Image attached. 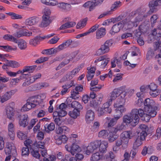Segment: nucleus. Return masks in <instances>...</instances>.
<instances>
[{
    "instance_id": "28",
    "label": "nucleus",
    "mask_w": 161,
    "mask_h": 161,
    "mask_svg": "<svg viewBox=\"0 0 161 161\" xmlns=\"http://www.w3.org/2000/svg\"><path fill=\"white\" fill-rule=\"evenodd\" d=\"M68 138L67 137L64 135H62L59 136L58 138L56 139V143L58 145H60L62 142H65L67 141Z\"/></svg>"
},
{
    "instance_id": "21",
    "label": "nucleus",
    "mask_w": 161,
    "mask_h": 161,
    "mask_svg": "<svg viewBox=\"0 0 161 161\" xmlns=\"http://www.w3.org/2000/svg\"><path fill=\"white\" fill-rule=\"evenodd\" d=\"M106 34V29L103 27H101L98 29L96 32V38L99 39L103 37Z\"/></svg>"
},
{
    "instance_id": "49",
    "label": "nucleus",
    "mask_w": 161,
    "mask_h": 161,
    "mask_svg": "<svg viewBox=\"0 0 161 161\" xmlns=\"http://www.w3.org/2000/svg\"><path fill=\"white\" fill-rule=\"evenodd\" d=\"M17 135L18 137L22 140H25L27 138V135L19 130L17 131Z\"/></svg>"
},
{
    "instance_id": "62",
    "label": "nucleus",
    "mask_w": 161,
    "mask_h": 161,
    "mask_svg": "<svg viewBox=\"0 0 161 161\" xmlns=\"http://www.w3.org/2000/svg\"><path fill=\"white\" fill-rule=\"evenodd\" d=\"M35 146L36 145L37 148H42V149L44 148V143L42 142H36V143H34Z\"/></svg>"
},
{
    "instance_id": "10",
    "label": "nucleus",
    "mask_w": 161,
    "mask_h": 161,
    "mask_svg": "<svg viewBox=\"0 0 161 161\" xmlns=\"http://www.w3.org/2000/svg\"><path fill=\"white\" fill-rule=\"evenodd\" d=\"M18 117H19V123L20 126L23 127H26L28 125L29 121V118L28 115L25 114L20 115Z\"/></svg>"
},
{
    "instance_id": "41",
    "label": "nucleus",
    "mask_w": 161,
    "mask_h": 161,
    "mask_svg": "<svg viewBox=\"0 0 161 161\" xmlns=\"http://www.w3.org/2000/svg\"><path fill=\"white\" fill-rule=\"evenodd\" d=\"M8 65L13 68H17L20 66V64L17 61H10L8 63Z\"/></svg>"
},
{
    "instance_id": "27",
    "label": "nucleus",
    "mask_w": 161,
    "mask_h": 161,
    "mask_svg": "<svg viewBox=\"0 0 161 161\" xmlns=\"http://www.w3.org/2000/svg\"><path fill=\"white\" fill-rule=\"evenodd\" d=\"M75 23L74 22H68L62 25L60 27L59 29L64 30L67 28H70L74 26Z\"/></svg>"
},
{
    "instance_id": "23",
    "label": "nucleus",
    "mask_w": 161,
    "mask_h": 161,
    "mask_svg": "<svg viewBox=\"0 0 161 161\" xmlns=\"http://www.w3.org/2000/svg\"><path fill=\"white\" fill-rule=\"evenodd\" d=\"M17 42L15 43L18 44L19 47L21 50L25 49L27 47L26 42L23 39L18 40L17 39Z\"/></svg>"
},
{
    "instance_id": "17",
    "label": "nucleus",
    "mask_w": 161,
    "mask_h": 161,
    "mask_svg": "<svg viewBox=\"0 0 161 161\" xmlns=\"http://www.w3.org/2000/svg\"><path fill=\"white\" fill-rule=\"evenodd\" d=\"M98 84L97 80L95 79L91 81L90 85L91 87H90V89L92 91H98L102 88L101 85H98L97 86H95Z\"/></svg>"
},
{
    "instance_id": "14",
    "label": "nucleus",
    "mask_w": 161,
    "mask_h": 161,
    "mask_svg": "<svg viewBox=\"0 0 161 161\" xmlns=\"http://www.w3.org/2000/svg\"><path fill=\"white\" fill-rule=\"evenodd\" d=\"M94 119V113L92 110H89L86 112V120L88 123H90Z\"/></svg>"
},
{
    "instance_id": "33",
    "label": "nucleus",
    "mask_w": 161,
    "mask_h": 161,
    "mask_svg": "<svg viewBox=\"0 0 161 161\" xmlns=\"http://www.w3.org/2000/svg\"><path fill=\"white\" fill-rule=\"evenodd\" d=\"M69 115L72 118H76L80 115V111L77 109H74L69 113Z\"/></svg>"
},
{
    "instance_id": "45",
    "label": "nucleus",
    "mask_w": 161,
    "mask_h": 161,
    "mask_svg": "<svg viewBox=\"0 0 161 161\" xmlns=\"http://www.w3.org/2000/svg\"><path fill=\"white\" fill-rule=\"evenodd\" d=\"M111 66L114 68L116 66V64H117L119 68L120 67V63L119 60L116 58H115L111 60Z\"/></svg>"
},
{
    "instance_id": "34",
    "label": "nucleus",
    "mask_w": 161,
    "mask_h": 161,
    "mask_svg": "<svg viewBox=\"0 0 161 161\" xmlns=\"http://www.w3.org/2000/svg\"><path fill=\"white\" fill-rule=\"evenodd\" d=\"M40 36H37L33 39H31L29 41V44L35 46L40 42Z\"/></svg>"
},
{
    "instance_id": "2",
    "label": "nucleus",
    "mask_w": 161,
    "mask_h": 161,
    "mask_svg": "<svg viewBox=\"0 0 161 161\" xmlns=\"http://www.w3.org/2000/svg\"><path fill=\"white\" fill-rule=\"evenodd\" d=\"M159 109L158 106H155L153 108L152 107L144 109L146 113H144L143 110L141 108L138 109L142 110L143 112L142 116H140L142 120L147 121H149L151 117H154L156 115L157 112L156 110Z\"/></svg>"
},
{
    "instance_id": "38",
    "label": "nucleus",
    "mask_w": 161,
    "mask_h": 161,
    "mask_svg": "<svg viewBox=\"0 0 161 161\" xmlns=\"http://www.w3.org/2000/svg\"><path fill=\"white\" fill-rule=\"evenodd\" d=\"M132 133L131 131H125L123 132L120 135V138H131Z\"/></svg>"
},
{
    "instance_id": "60",
    "label": "nucleus",
    "mask_w": 161,
    "mask_h": 161,
    "mask_svg": "<svg viewBox=\"0 0 161 161\" xmlns=\"http://www.w3.org/2000/svg\"><path fill=\"white\" fill-rule=\"evenodd\" d=\"M121 6V3L119 1H116L114 2L111 7V10L114 9H116L117 8Z\"/></svg>"
},
{
    "instance_id": "22",
    "label": "nucleus",
    "mask_w": 161,
    "mask_h": 161,
    "mask_svg": "<svg viewBox=\"0 0 161 161\" xmlns=\"http://www.w3.org/2000/svg\"><path fill=\"white\" fill-rule=\"evenodd\" d=\"M123 25L122 23H119L117 24L114 25L110 31V33L112 34H114L115 33L119 32L120 28L122 27Z\"/></svg>"
},
{
    "instance_id": "11",
    "label": "nucleus",
    "mask_w": 161,
    "mask_h": 161,
    "mask_svg": "<svg viewBox=\"0 0 161 161\" xmlns=\"http://www.w3.org/2000/svg\"><path fill=\"white\" fill-rule=\"evenodd\" d=\"M16 92V90H13L6 92L1 97L0 102L3 103L8 100Z\"/></svg>"
},
{
    "instance_id": "46",
    "label": "nucleus",
    "mask_w": 161,
    "mask_h": 161,
    "mask_svg": "<svg viewBox=\"0 0 161 161\" xmlns=\"http://www.w3.org/2000/svg\"><path fill=\"white\" fill-rule=\"evenodd\" d=\"M152 34L153 36H156L157 37H161V29L159 27L153 30Z\"/></svg>"
},
{
    "instance_id": "16",
    "label": "nucleus",
    "mask_w": 161,
    "mask_h": 161,
    "mask_svg": "<svg viewBox=\"0 0 161 161\" xmlns=\"http://www.w3.org/2000/svg\"><path fill=\"white\" fill-rule=\"evenodd\" d=\"M39 21V18L33 17L26 19L25 24L26 25H32L37 23Z\"/></svg>"
},
{
    "instance_id": "53",
    "label": "nucleus",
    "mask_w": 161,
    "mask_h": 161,
    "mask_svg": "<svg viewBox=\"0 0 161 161\" xmlns=\"http://www.w3.org/2000/svg\"><path fill=\"white\" fill-rule=\"evenodd\" d=\"M112 14V11H106L103 12L101 14L98 18L101 19L103 18L106 16H109L111 14Z\"/></svg>"
},
{
    "instance_id": "5",
    "label": "nucleus",
    "mask_w": 161,
    "mask_h": 161,
    "mask_svg": "<svg viewBox=\"0 0 161 161\" xmlns=\"http://www.w3.org/2000/svg\"><path fill=\"white\" fill-rule=\"evenodd\" d=\"M50 11H45L42 17V20L39 26L41 27H45L48 26L51 23L50 15Z\"/></svg>"
},
{
    "instance_id": "51",
    "label": "nucleus",
    "mask_w": 161,
    "mask_h": 161,
    "mask_svg": "<svg viewBox=\"0 0 161 161\" xmlns=\"http://www.w3.org/2000/svg\"><path fill=\"white\" fill-rule=\"evenodd\" d=\"M108 140L110 142H113L117 138V136L116 135L110 132L109 134H108Z\"/></svg>"
},
{
    "instance_id": "40",
    "label": "nucleus",
    "mask_w": 161,
    "mask_h": 161,
    "mask_svg": "<svg viewBox=\"0 0 161 161\" xmlns=\"http://www.w3.org/2000/svg\"><path fill=\"white\" fill-rule=\"evenodd\" d=\"M153 151V149L151 147L145 146L144 147L142 152V155L145 156L147 153H151Z\"/></svg>"
},
{
    "instance_id": "13",
    "label": "nucleus",
    "mask_w": 161,
    "mask_h": 161,
    "mask_svg": "<svg viewBox=\"0 0 161 161\" xmlns=\"http://www.w3.org/2000/svg\"><path fill=\"white\" fill-rule=\"evenodd\" d=\"M8 135L10 139L13 140L14 139L15 133L14 125L12 123H9L8 125Z\"/></svg>"
},
{
    "instance_id": "43",
    "label": "nucleus",
    "mask_w": 161,
    "mask_h": 161,
    "mask_svg": "<svg viewBox=\"0 0 161 161\" xmlns=\"http://www.w3.org/2000/svg\"><path fill=\"white\" fill-rule=\"evenodd\" d=\"M113 91L114 92V93H115L118 96L120 95V97L122 98L121 102L124 103L125 102L124 98L126 95L125 94V93L121 94L117 88L115 89Z\"/></svg>"
},
{
    "instance_id": "47",
    "label": "nucleus",
    "mask_w": 161,
    "mask_h": 161,
    "mask_svg": "<svg viewBox=\"0 0 161 161\" xmlns=\"http://www.w3.org/2000/svg\"><path fill=\"white\" fill-rule=\"evenodd\" d=\"M31 154L34 157L36 158H39L40 157V155L38 151L35 150L33 148L30 150Z\"/></svg>"
},
{
    "instance_id": "30",
    "label": "nucleus",
    "mask_w": 161,
    "mask_h": 161,
    "mask_svg": "<svg viewBox=\"0 0 161 161\" xmlns=\"http://www.w3.org/2000/svg\"><path fill=\"white\" fill-rule=\"evenodd\" d=\"M55 125L53 123L47 124L44 126L45 130L47 133H49L50 131L53 130L55 129Z\"/></svg>"
},
{
    "instance_id": "63",
    "label": "nucleus",
    "mask_w": 161,
    "mask_h": 161,
    "mask_svg": "<svg viewBox=\"0 0 161 161\" xmlns=\"http://www.w3.org/2000/svg\"><path fill=\"white\" fill-rule=\"evenodd\" d=\"M141 130H140V132H147L148 130V128L147 126L144 124H141L139 126Z\"/></svg>"
},
{
    "instance_id": "1",
    "label": "nucleus",
    "mask_w": 161,
    "mask_h": 161,
    "mask_svg": "<svg viewBox=\"0 0 161 161\" xmlns=\"http://www.w3.org/2000/svg\"><path fill=\"white\" fill-rule=\"evenodd\" d=\"M143 112L142 110L137 108L133 109L130 114V116L125 115L123 117V122L128 124H130L134 126L136 125L140 119V116H142Z\"/></svg>"
},
{
    "instance_id": "3",
    "label": "nucleus",
    "mask_w": 161,
    "mask_h": 161,
    "mask_svg": "<svg viewBox=\"0 0 161 161\" xmlns=\"http://www.w3.org/2000/svg\"><path fill=\"white\" fill-rule=\"evenodd\" d=\"M39 99L37 96L30 97L27 100L26 103L24 105L22 109L25 111H27L35 108L39 104Z\"/></svg>"
},
{
    "instance_id": "32",
    "label": "nucleus",
    "mask_w": 161,
    "mask_h": 161,
    "mask_svg": "<svg viewBox=\"0 0 161 161\" xmlns=\"http://www.w3.org/2000/svg\"><path fill=\"white\" fill-rule=\"evenodd\" d=\"M69 107L74 108L76 109H82V107L81 104L77 101H73L72 103L69 104Z\"/></svg>"
},
{
    "instance_id": "25",
    "label": "nucleus",
    "mask_w": 161,
    "mask_h": 161,
    "mask_svg": "<svg viewBox=\"0 0 161 161\" xmlns=\"http://www.w3.org/2000/svg\"><path fill=\"white\" fill-rule=\"evenodd\" d=\"M72 42V40L70 39L68 40L65 42L59 45L58 47V49L59 50H61L67 48L71 44Z\"/></svg>"
},
{
    "instance_id": "19",
    "label": "nucleus",
    "mask_w": 161,
    "mask_h": 161,
    "mask_svg": "<svg viewBox=\"0 0 161 161\" xmlns=\"http://www.w3.org/2000/svg\"><path fill=\"white\" fill-rule=\"evenodd\" d=\"M69 129L65 126H59L56 127V133L58 134L65 133L66 132H69Z\"/></svg>"
},
{
    "instance_id": "54",
    "label": "nucleus",
    "mask_w": 161,
    "mask_h": 161,
    "mask_svg": "<svg viewBox=\"0 0 161 161\" xmlns=\"http://www.w3.org/2000/svg\"><path fill=\"white\" fill-rule=\"evenodd\" d=\"M79 93L78 92H76L74 90H72L71 92V97L72 98L76 99L79 98Z\"/></svg>"
},
{
    "instance_id": "9",
    "label": "nucleus",
    "mask_w": 161,
    "mask_h": 161,
    "mask_svg": "<svg viewBox=\"0 0 161 161\" xmlns=\"http://www.w3.org/2000/svg\"><path fill=\"white\" fill-rule=\"evenodd\" d=\"M114 106H115V105ZM115 106L116 108L115 110V114L114 116L117 119H119L122 117L123 115L122 113L126 111V109L122 105H120L117 106L116 105Z\"/></svg>"
},
{
    "instance_id": "8",
    "label": "nucleus",
    "mask_w": 161,
    "mask_h": 161,
    "mask_svg": "<svg viewBox=\"0 0 161 161\" xmlns=\"http://www.w3.org/2000/svg\"><path fill=\"white\" fill-rule=\"evenodd\" d=\"M65 148L66 150L70 152L72 155H74L77 153L80 152L81 151V148L80 147L75 144H73L70 147H69L68 145L65 146Z\"/></svg>"
},
{
    "instance_id": "57",
    "label": "nucleus",
    "mask_w": 161,
    "mask_h": 161,
    "mask_svg": "<svg viewBox=\"0 0 161 161\" xmlns=\"http://www.w3.org/2000/svg\"><path fill=\"white\" fill-rule=\"evenodd\" d=\"M13 19H21L22 18V16L14 13H9L8 14Z\"/></svg>"
},
{
    "instance_id": "12",
    "label": "nucleus",
    "mask_w": 161,
    "mask_h": 161,
    "mask_svg": "<svg viewBox=\"0 0 161 161\" xmlns=\"http://www.w3.org/2000/svg\"><path fill=\"white\" fill-rule=\"evenodd\" d=\"M5 110L7 117L10 120H14V111L13 108L10 106L8 105L6 107Z\"/></svg>"
},
{
    "instance_id": "20",
    "label": "nucleus",
    "mask_w": 161,
    "mask_h": 161,
    "mask_svg": "<svg viewBox=\"0 0 161 161\" xmlns=\"http://www.w3.org/2000/svg\"><path fill=\"white\" fill-rule=\"evenodd\" d=\"M110 119V118L109 117H106V119L108 120V121H107L105 123V125H107V126L108 127L114 126L116 124L117 120H118L114 116V118L111 119L110 121H109Z\"/></svg>"
},
{
    "instance_id": "36",
    "label": "nucleus",
    "mask_w": 161,
    "mask_h": 161,
    "mask_svg": "<svg viewBox=\"0 0 161 161\" xmlns=\"http://www.w3.org/2000/svg\"><path fill=\"white\" fill-rule=\"evenodd\" d=\"M3 38L4 40L13 42H17V38L13 36L12 35L9 34H6L3 36Z\"/></svg>"
},
{
    "instance_id": "37",
    "label": "nucleus",
    "mask_w": 161,
    "mask_h": 161,
    "mask_svg": "<svg viewBox=\"0 0 161 161\" xmlns=\"http://www.w3.org/2000/svg\"><path fill=\"white\" fill-rule=\"evenodd\" d=\"M24 144L26 147L30 148V150L34 147L35 146L34 143H32V141L29 139L25 140L24 142Z\"/></svg>"
},
{
    "instance_id": "18",
    "label": "nucleus",
    "mask_w": 161,
    "mask_h": 161,
    "mask_svg": "<svg viewBox=\"0 0 161 161\" xmlns=\"http://www.w3.org/2000/svg\"><path fill=\"white\" fill-rule=\"evenodd\" d=\"M109 50V48L107 47L105 44H104L102 45L100 48L98 49L96 53L97 55H99L102 54L108 53Z\"/></svg>"
},
{
    "instance_id": "29",
    "label": "nucleus",
    "mask_w": 161,
    "mask_h": 161,
    "mask_svg": "<svg viewBox=\"0 0 161 161\" xmlns=\"http://www.w3.org/2000/svg\"><path fill=\"white\" fill-rule=\"evenodd\" d=\"M27 74H23L21 75L18 78H15L12 79L11 81L10 84L12 85H16L20 80L23 79L26 75Z\"/></svg>"
},
{
    "instance_id": "6",
    "label": "nucleus",
    "mask_w": 161,
    "mask_h": 161,
    "mask_svg": "<svg viewBox=\"0 0 161 161\" xmlns=\"http://www.w3.org/2000/svg\"><path fill=\"white\" fill-rule=\"evenodd\" d=\"M4 151L6 155L11 154L14 157H15L17 155L16 147L12 143H7L6 144V147L4 148Z\"/></svg>"
},
{
    "instance_id": "44",
    "label": "nucleus",
    "mask_w": 161,
    "mask_h": 161,
    "mask_svg": "<svg viewBox=\"0 0 161 161\" xmlns=\"http://www.w3.org/2000/svg\"><path fill=\"white\" fill-rule=\"evenodd\" d=\"M101 156L99 152H96L93 154L91 158V160L97 161L100 159Z\"/></svg>"
},
{
    "instance_id": "58",
    "label": "nucleus",
    "mask_w": 161,
    "mask_h": 161,
    "mask_svg": "<svg viewBox=\"0 0 161 161\" xmlns=\"http://www.w3.org/2000/svg\"><path fill=\"white\" fill-rule=\"evenodd\" d=\"M142 141L137 139L133 144V148L136 149V148L140 146L142 143Z\"/></svg>"
},
{
    "instance_id": "39",
    "label": "nucleus",
    "mask_w": 161,
    "mask_h": 161,
    "mask_svg": "<svg viewBox=\"0 0 161 161\" xmlns=\"http://www.w3.org/2000/svg\"><path fill=\"white\" fill-rule=\"evenodd\" d=\"M36 66L35 65L29 66H25L23 68L24 72H28L29 73L32 72L36 68Z\"/></svg>"
},
{
    "instance_id": "50",
    "label": "nucleus",
    "mask_w": 161,
    "mask_h": 161,
    "mask_svg": "<svg viewBox=\"0 0 161 161\" xmlns=\"http://www.w3.org/2000/svg\"><path fill=\"white\" fill-rule=\"evenodd\" d=\"M41 76V75L40 73L37 74L34 76H31L30 78V82L31 83H33L36 80L40 78Z\"/></svg>"
},
{
    "instance_id": "42",
    "label": "nucleus",
    "mask_w": 161,
    "mask_h": 161,
    "mask_svg": "<svg viewBox=\"0 0 161 161\" xmlns=\"http://www.w3.org/2000/svg\"><path fill=\"white\" fill-rule=\"evenodd\" d=\"M154 51H155L153 49L150 48L148 49L147 54V59L149 60L154 56Z\"/></svg>"
},
{
    "instance_id": "61",
    "label": "nucleus",
    "mask_w": 161,
    "mask_h": 161,
    "mask_svg": "<svg viewBox=\"0 0 161 161\" xmlns=\"http://www.w3.org/2000/svg\"><path fill=\"white\" fill-rule=\"evenodd\" d=\"M99 104L94 99H92L90 101V106L92 107H97Z\"/></svg>"
},
{
    "instance_id": "4",
    "label": "nucleus",
    "mask_w": 161,
    "mask_h": 161,
    "mask_svg": "<svg viewBox=\"0 0 161 161\" xmlns=\"http://www.w3.org/2000/svg\"><path fill=\"white\" fill-rule=\"evenodd\" d=\"M110 58L105 55H103L97 58L94 61L96 65L99 66L100 68L103 69L106 66Z\"/></svg>"
},
{
    "instance_id": "35",
    "label": "nucleus",
    "mask_w": 161,
    "mask_h": 161,
    "mask_svg": "<svg viewBox=\"0 0 161 161\" xmlns=\"http://www.w3.org/2000/svg\"><path fill=\"white\" fill-rule=\"evenodd\" d=\"M159 0L152 1L150 2L149 4V6L150 9H155V7L158 5H161V4L159 3Z\"/></svg>"
},
{
    "instance_id": "64",
    "label": "nucleus",
    "mask_w": 161,
    "mask_h": 161,
    "mask_svg": "<svg viewBox=\"0 0 161 161\" xmlns=\"http://www.w3.org/2000/svg\"><path fill=\"white\" fill-rule=\"evenodd\" d=\"M99 25L97 24L95 25L88 30L89 33L94 32L99 27Z\"/></svg>"
},
{
    "instance_id": "52",
    "label": "nucleus",
    "mask_w": 161,
    "mask_h": 161,
    "mask_svg": "<svg viewBox=\"0 0 161 161\" xmlns=\"http://www.w3.org/2000/svg\"><path fill=\"white\" fill-rule=\"evenodd\" d=\"M123 142V147L125 148L127 147L129 140L131 138H120Z\"/></svg>"
},
{
    "instance_id": "26",
    "label": "nucleus",
    "mask_w": 161,
    "mask_h": 161,
    "mask_svg": "<svg viewBox=\"0 0 161 161\" xmlns=\"http://www.w3.org/2000/svg\"><path fill=\"white\" fill-rule=\"evenodd\" d=\"M94 3L93 0L88 1L86 2L83 5V6L86 8L93 9L96 7Z\"/></svg>"
},
{
    "instance_id": "59",
    "label": "nucleus",
    "mask_w": 161,
    "mask_h": 161,
    "mask_svg": "<svg viewBox=\"0 0 161 161\" xmlns=\"http://www.w3.org/2000/svg\"><path fill=\"white\" fill-rule=\"evenodd\" d=\"M44 133L42 131H39L37 133L36 137L39 140H42L44 138Z\"/></svg>"
},
{
    "instance_id": "7",
    "label": "nucleus",
    "mask_w": 161,
    "mask_h": 161,
    "mask_svg": "<svg viewBox=\"0 0 161 161\" xmlns=\"http://www.w3.org/2000/svg\"><path fill=\"white\" fill-rule=\"evenodd\" d=\"M99 141L96 140L90 143L86 148V153L87 155H89L98 147Z\"/></svg>"
},
{
    "instance_id": "24",
    "label": "nucleus",
    "mask_w": 161,
    "mask_h": 161,
    "mask_svg": "<svg viewBox=\"0 0 161 161\" xmlns=\"http://www.w3.org/2000/svg\"><path fill=\"white\" fill-rule=\"evenodd\" d=\"M144 104V109H145L152 107L153 106L154 104V102L153 100L148 98L145 100Z\"/></svg>"
},
{
    "instance_id": "31",
    "label": "nucleus",
    "mask_w": 161,
    "mask_h": 161,
    "mask_svg": "<svg viewBox=\"0 0 161 161\" xmlns=\"http://www.w3.org/2000/svg\"><path fill=\"white\" fill-rule=\"evenodd\" d=\"M80 69L79 67L77 68L73 69L67 75V76H68L69 79H71L74 77L76 74H77L80 71Z\"/></svg>"
},
{
    "instance_id": "56",
    "label": "nucleus",
    "mask_w": 161,
    "mask_h": 161,
    "mask_svg": "<svg viewBox=\"0 0 161 161\" xmlns=\"http://www.w3.org/2000/svg\"><path fill=\"white\" fill-rule=\"evenodd\" d=\"M30 148L27 147H23L22 149V155L23 156H28L29 154Z\"/></svg>"
},
{
    "instance_id": "55",
    "label": "nucleus",
    "mask_w": 161,
    "mask_h": 161,
    "mask_svg": "<svg viewBox=\"0 0 161 161\" xmlns=\"http://www.w3.org/2000/svg\"><path fill=\"white\" fill-rule=\"evenodd\" d=\"M160 92V91L159 89H158L155 91H150L149 94L152 97H155L158 95Z\"/></svg>"
},
{
    "instance_id": "15",
    "label": "nucleus",
    "mask_w": 161,
    "mask_h": 161,
    "mask_svg": "<svg viewBox=\"0 0 161 161\" xmlns=\"http://www.w3.org/2000/svg\"><path fill=\"white\" fill-rule=\"evenodd\" d=\"M99 144H98V147L99 150L101 153H104L106 152L107 148L108 147V143L106 141H103L101 142L99 141Z\"/></svg>"
},
{
    "instance_id": "48",
    "label": "nucleus",
    "mask_w": 161,
    "mask_h": 161,
    "mask_svg": "<svg viewBox=\"0 0 161 161\" xmlns=\"http://www.w3.org/2000/svg\"><path fill=\"white\" fill-rule=\"evenodd\" d=\"M108 136V133L107 130H102L99 132L98 136L105 138Z\"/></svg>"
}]
</instances>
